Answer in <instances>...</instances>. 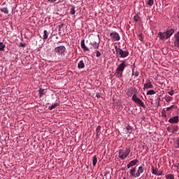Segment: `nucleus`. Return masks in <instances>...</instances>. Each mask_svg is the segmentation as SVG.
<instances>
[{
	"mask_svg": "<svg viewBox=\"0 0 179 179\" xmlns=\"http://www.w3.org/2000/svg\"><path fill=\"white\" fill-rule=\"evenodd\" d=\"M175 31L174 29H169L164 32H159L158 37L160 40H167V38H170L172 34H174Z\"/></svg>",
	"mask_w": 179,
	"mask_h": 179,
	"instance_id": "1",
	"label": "nucleus"
},
{
	"mask_svg": "<svg viewBox=\"0 0 179 179\" xmlns=\"http://www.w3.org/2000/svg\"><path fill=\"white\" fill-rule=\"evenodd\" d=\"M131 100H132V101H134V103H136V104H138L141 107H143V108H145V103H143V101H142L141 100V99L138 98V96H136V94H134L132 96Z\"/></svg>",
	"mask_w": 179,
	"mask_h": 179,
	"instance_id": "6",
	"label": "nucleus"
},
{
	"mask_svg": "<svg viewBox=\"0 0 179 179\" xmlns=\"http://www.w3.org/2000/svg\"><path fill=\"white\" fill-rule=\"evenodd\" d=\"M76 7L75 6H72L71 8L70 9V13L71 15H75V13H76V11L75 10Z\"/></svg>",
	"mask_w": 179,
	"mask_h": 179,
	"instance_id": "29",
	"label": "nucleus"
},
{
	"mask_svg": "<svg viewBox=\"0 0 179 179\" xmlns=\"http://www.w3.org/2000/svg\"><path fill=\"white\" fill-rule=\"evenodd\" d=\"M96 164H97V157L96 155H94L92 157V165L94 166H96Z\"/></svg>",
	"mask_w": 179,
	"mask_h": 179,
	"instance_id": "24",
	"label": "nucleus"
},
{
	"mask_svg": "<svg viewBox=\"0 0 179 179\" xmlns=\"http://www.w3.org/2000/svg\"><path fill=\"white\" fill-rule=\"evenodd\" d=\"M131 153V148H127L125 150H122V149L119 150L118 151V157L121 159V160H125L126 157H128Z\"/></svg>",
	"mask_w": 179,
	"mask_h": 179,
	"instance_id": "4",
	"label": "nucleus"
},
{
	"mask_svg": "<svg viewBox=\"0 0 179 179\" xmlns=\"http://www.w3.org/2000/svg\"><path fill=\"white\" fill-rule=\"evenodd\" d=\"M123 179H127V178L124 177Z\"/></svg>",
	"mask_w": 179,
	"mask_h": 179,
	"instance_id": "43",
	"label": "nucleus"
},
{
	"mask_svg": "<svg viewBox=\"0 0 179 179\" xmlns=\"http://www.w3.org/2000/svg\"><path fill=\"white\" fill-rule=\"evenodd\" d=\"M101 129V126H98L96 127V136H99V135H100V130Z\"/></svg>",
	"mask_w": 179,
	"mask_h": 179,
	"instance_id": "28",
	"label": "nucleus"
},
{
	"mask_svg": "<svg viewBox=\"0 0 179 179\" xmlns=\"http://www.w3.org/2000/svg\"><path fill=\"white\" fill-rule=\"evenodd\" d=\"M85 62H86L83 61V60H81L78 62V69H83V68H85Z\"/></svg>",
	"mask_w": 179,
	"mask_h": 179,
	"instance_id": "16",
	"label": "nucleus"
},
{
	"mask_svg": "<svg viewBox=\"0 0 179 179\" xmlns=\"http://www.w3.org/2000/svg\"><path fill=\"white\" fill-rule=\"evenodd\" d=\"M176 148H178L179 149V138H178V140L176 141Z\"/></svg>",
	"mask_w": 179,
	"mask_h": 179,
	"instance_id": "41",
	"label": "nucleus"
},
{
	"mask_svg": "<svg viewBox=\"0 0 179 179\" xmlns=\"http://www.w3.org/2000/svg\"><path fill=\"white\" fill-rule=\"evenodd\" d=\"M169 122L170 124H178V122H179V117H178V115L173 116V117H171L169 120Z\"/></svg>",
	"mask_w": 179,
	"mask_h": 179,
	"instance_id": "10",
	"label": "nucleus"
},
{
	"mask_svg": "<svg viewBox=\"0 0 179 179\" xmlns=\"http://www.w3.org/2000/svg\"><path fill=\"white\" fill-rule=\"evenodd\" d=\"M167 131L169 132H172L173 133V125L172 126H169L166 128Z\"/></svg>",
	"mask_w": 179,
	"mask_h": 179,
	"instance_id": "33",
	"label": "nucleus"
},
{
	"mask_svg": "<svg viewBox=\"0 0 179 179\" xmlns=\"http://www.w3.org/2000/svg\"><path fill=\"white\" fill-rule=\"evenodd\" d=\"M172 108H174V105H172V106L166 108V111H169V110H172Z\"/></svg>",
	"mask_w": 179,
	"mask_h": 179,
	"instance_id": "37",
	"label": "nucleus"
},
{
	"mask_svg": "<svg viewBox=\"0 0 179 179\" xmlns=\"http://www.w3.org/2000/svg\"><path fill=\"white\" fill-rule=\"evenodd\" d=\"M38 92H39V96L41 97V96H43V94H44V90L41 88V89H39Z\"/></svg>",
	"mask_w": 179,
	"mask_h": 179,
	"instance_id": "31",
	"label": "nucleus"
},
{
	"mask_svg": "<svg viewBox=\"0 0 179 179\" xmlns=\"http://www.w3.org/2000/svg\"><path fill=\"white\" fill-rule=\"evenodd\" d=\"M178 131V125H172V134H176Z\"/></svg>",
	"mask_w": 179,
	"mask_h": 179,
	"instance_id": "20",
	"label": "nucleus"
},
{
	"mask_svg": "<svg viewBox=\"0 0 179 179\" xmlns=\"http://www.w3.org/2000/svg\"><path fill=\"white\" fill-rule=\"evenodd\" d=\"M110 38L113 40V41H120L121 37H120V34L116 31H113L110 34Z\"/></svg>",
	"mask_w": 179,
	"mask_h": 179,
	"instance_id": "7",
	"label": "nucleus"
},
{
	"mask_svg": "<svg viewBox=\"0 0 179 179\" xmlns=\"http://www.w3.org/2000/svg\"><path fill=\"white\" fill-rule=\"evenodd\" d=\"M153 94H156V92L153 90H150L147 92V96H152Z\"/></svg>",
	"mask_w": 179,
	"mask_h": 179,
	"instance_id": "21",
	"label": "nucleus"
},
{
	"mask_svg": "<svg viewBox=\"0 0 179 179\" xmlns=\"http://www.w3.org/2000/svg\"><path fill=\"white\" fill-rule=\"evenodd\" d=\"M115 50L116 55L119 57V58H127V57L129 55V52H128V50H122V49L119 48L117 45L115 46Z\"/></svg>",
	"mask_w": 179,
	"mask_h": 179,
	"instance_id": "2",
	"label": "nucleus"
},
{
	"mask_svg": "<svg viewBox=\"0 0 179 179\" xmlns=\"http://www.w3.org/2000/svg\"><path fill=\"white\" fill-rule=\"evenodd\" d=\"M176 41H178L179 43V32L176 34V36H175Z\"/></svg>",
	"mask_w": 179,
	"mask_h": 179,
	"instance_id": "35",
	"label": "nucleus"
},
{
	"mask_svg": "<svg viewBox=\"0 0 179 179\" xmlns=\"http://www.w3.org/2000/svg\"><path fill=\"white\" fill-rule=\"evenodd\" d=\"M49 2H52V3H54V2H57V0H48Z\"/></svg>",
	"mask_w": 179,
	"mask_h": 179,
	"instance_id": "42",
	"label": "nucleus"
},
{
	"mask_svg": "<svg viewBox=\"0 0 179 179\" xmlns=\"http://www.w3.org/2000/svg\"><path fill=\"white\" fill-rule=\"evenodd\" d=\"M138 40H140V41H142L143 40V37H142V34H138Z\"/></svg>",
	"mask_w": 179,
	"mask_h": 179,
	"instance_id": "38",
	"label": "nucleus"
},
{
	"mask_svg": "<svg viewBox=\"0 0 179 179\" xmlns=\"http://www.w3.org/2000/svg\"><path fill=\"white\" fill-rule=\"evenodd\" d=\"M168 93H169V94H170V96H174V91H173V90L169 91Z\"/></svg>",
	"mask_w": 179,
	"mask_h": 179,
	"instance_id": "39",
	"label": "nucleus"
},
{
	"mask_svg": "<svg viewBox=\"0 0 179 179\" xmlns=\"http://www.w3.org/2000/svg\"><path fill=\"white\" fill-rule=\"evenodd\" d=\"M134 20L135 22H140L141 21V17H139V15H136L134 17Z\"/></svg>",
	"mask_w": 179,
	"mask_h": 179,
	"instance_id": "30",
	"label": "nucleus"
},
{
	"mask_svg": "<svg viewBox=\"0 0 179 179\" xmlns=\"http://www.w3.org/2000/svg\"><path fill=\"white\" fill-rule=\"evenodd\" d=\"M174 45H175V47H179V42H178L177 41H176L174 42Z\"/></svg>",
	"mask_w": 179,
	"mask_h": 179,
	"instance_id": "40",
	"label": "nucleus"
},
{
	"mask_svg": "<svg viewBox=\"0 0 179 179\" xmlns=\"http://www.w3.org/2000/svg\"><path fill=\"white\" fill-rule=\"evenodd\" d=\"M27 45L26 43H20V47H22V48H24Z\"/></svg>",
	"mask_w": 179,
	"mask_h": 179,
	"instance_id": "36",
	"label": "nucleus"
},
{
	"mask_svg": "<svg viewBox=\"0 0 179 179\" xmlns=\"http://www.w3.org/2000/svg\"><path fill=\"white\" fill-rule=\"evenodd\" d=\"M151 171L155 176H162L163 174V171H159L157 167H155V166L151 167Z\"/></svg>",
	"mask_w": 179,
	"mask_h": 179,
	"instance_id": "8",
	"label": "nucleus"
},
{
	"mask_svg": "<svg viewBox=\"0 0 179 179\" xmlns=\"http://www.w3.org/2000/svg\"><path fill=\"white\" fill-rule=\"evenodd\" d=\"M1 12H3V13H5L6 15H9V10L7 8H1Z\"/></svg>",
	"mask_w": 179,
	"mask_h": 179,
	"instance_id": "25",
	"label": "nucleus"
},
{
	"mask_svg": "<svg viewBox=\"0 0 179 179\" xmlns=\"http://www.w3.org/2000/svg\"><path fill=\"white\" fill-rule=\"evenodd\" d=\"M166 179H174V175L169 173L165 176Z\"/></svg>",
	"mask_w": 179,
	"mask_h": 179,
	"instance_id": "27",
	"label": "nucleus"
},
{
	"mask_svg": "<svg viewBox=\"0 0 179 179\" xmlns=\"http://www.w3.org/2000/svg\"><path fill=\"white\" fill-rule=\"evenodd\" d=\"M81 48H83V50H84V51H90L89 48H87L86 46V45L85 44V39H83L81 41Z\"/></svg>",
	"mask_w": 179,
	"mask_h": 179,
	"instance_id": "14",
	"label": "nucleus"
},
{
	"mask_svg": "<svg viewBox=\"0 0 179 179\" xmlns=\"http://www.w3.org/2000/svg\"><path fill=\"white\" fill-rule=\"evenodd\" d=\"M134 88H129L127 92V96H129V97H132V96H134Z\"/></svg>",
	"mask_w": 179,
	"mask_h": 179,
	"instance_id": "18",
	"label": "nucleus"
},
{
	"mask_svg": "<svg viewBox=\"0 0 179 179\" xmlns=\"http://www.w3.org/2000/svg\"><path fill=\"white\" fill-rule=\"evenodd\" d=\"M96 57H101V52H100V51L96 50Z\"/></svg>",
	"mask_w": 179,
	"mask_h": 179,
	"instance_id": "34",
	"label": "nucleus"
},
{
	"mask_svg": "<svg viewBox=\"0 0 179 179\" xmlns=\"http://www.w3.org/2000/svg\"><path fill=\"white\" fill-rule=\"evenodd\" d=\"M55 52L58 54V55H61V57H65L66 55L68 50H66V48L64 45L57 46L54 50Z\"/></svg>",
	"mask_w": 179,
	"mask_h": 179,
	"instance_id": "5",
	"label": "nucleus"
},
{
	"mask_svg": "<svg viewBox=\"0 0 179 179\" xmlns=\"http://www.w3.org/2000/svg\"><path fill=\"white\" fill-rule=\"evenodd\" d=\"M143 171H145V169H143V166H139L138 169L136 173V177H139V176H141V174H142V173H143Z\"/></svg>",
	"mask_w": 179,
	"mask_h": 179,
	"instance_id": "15",
	"label": "nucleus"
},
{
	"mask_svg": "<svg viewBox=\"0 0 179 179\" xmlns=\"http://www.w3.org/2000/svg\"><path fill=\"white\" fill-rule=\"evenodd\" d=\"M136 171V167H134L132 169H131L130 171H129L130 176L131 177H135V178L138 177V176H136V173L135 174Z\"/></svg>",
	"mask_w": 179,
	"mask_h": 179,
	"instance_id": "17",
	"label": "nucleus"
},
{
	"mask_svg": "<svg viewBox=\"0 0 179 179\" xmlns=\"http://www.w3.org/2000/svg\"><path fill=\"white\" fill-rule=\"evenodd\" d=\"M6 45L3 43L0 42V51H5V48Z\"/></svg>",
	"mask_w": 179,
	"mask_h": 179,
	"instance_id": "26",
	"label": "nucleus"
},
{
	"mask_svg": "<svg viewBox=\"0 0 179 179\" xmlns=\"http://www.w3.org/2000/svg\"><path fill=\"white\" fill-rule=\"evenodd\" d=\"M164 99L165 101L167 102V103H170V101H171V100H173V97L169 96V95H166L165 97H164Z\"/></svg>",
	"mask_w": 179,
	"mask_h": 179,
	"instance_id": "22",
	"label": "nucleus"
},
{
	"mask_svg": "<svg viewBox=\"0 0 179 179\" xmlns=\"http://www.w3.org/2000/svg\"><path fill=\"white\" fill-rule=\"evenodd\" d=\"M91 45L93 46L94 49L99 48L100 47V41L97 42L96 41H94L90 43Z\"/></svg>",
	"mask_w": 179,
	"mask_h": 179,
	"instance_id": "13",
	"label": "nucleus"
},
{
	"mask_svg": "<svg viewBox=\"0 0 179 179\" xmlns=\"http://www.w3.org/2000/svg\"><path fill=\"white\" fill-rule=\"evenodd\" d=\"M154 3L153 0H148V1L147 2V5H149V6H152Z\"/></svg>",
	"mask_w": 179,
	"mask_h": 179,
	"instance_id": "32",
	"label": "nucleus"
},
{
	"mask_svg": "<svg viewBox=\"0 0 179 179\" xmlns=\"http://www.w3.org/2000/svg\"><path fill=\"white\" fill-rule=\"evenodd\" d=\"M144 90L148 89H153V84H152V81L150 80H147L146 83L143 85Z\"/></svg>",
	"mask_w": 179,
	"mask_h": 179,
	"instance_id": "9",
	"label": "nucleus"
},
{
	"mask_svg": "<svg viewBox=\"0 0 179 179\" xmlns=\"http://www.w3.org/2000/svg\"><path fill=\"white\" fill-rule=\"evenodd\" d=\"M138 162L139 161L138 159H134V160L131 161L129 162V164H127V169H131V167H134V166H136V164H138Z\"/></svg>",
	"mask_w": 179,
	"mask_h": 179,
	"instance_id": "11",
	"label": "nucleus"
},
{
	"mask_svg": "<svg viewBox=\"0 0 179 179\" xmlns=\"http://www.w3.org/2000/svg\"><path fill=\"white\" fill-rule=\"evenodd\" d=\"M127 68V63H125V60L121 61V64L117 66L116 69L117 76L118 78L122 77V72H124V69Z\"/></svg>",
	"mask_w": 179,
	"mask_h": 179,
	"instance_id": "3",
	"label": "nucleus"
},
{
	"mask_svg": "<svg viewBox=\"0 0 179 179\" xmlns=\"http://www.w3.org/2000/svg\"><path fill=\"white\" fill-rule=\"evenodd\" d=\"M130 131H132V127H131V126H127L123 128L122 133L129 134Z\"/></svg>",
	"mask_w": 179,
	"mask_h": 179,
	"instance_id": "12",
	"label": "nucleus"
},
{
	"mask_svg": "<svg viewBox=\"0 0 179 179\" xmlns=\"http://www.w3.org/2000/svg\"><path fill=\"white\" fill-rule=\"evenodd\" d=\"M50 34V32H48V31L45 30L43 31V40H47V38H48V36Z\"/></svg>",
	"mask_w": 179,
	"mask_h": 179,
	"instance_id": "19",
	"label": "nucleus"
},
{
	"mask_svg": "<svg viewBox=\"0 0 179 179\" xmlns=\"http://www.w3.org/2000/svg\"><path fill=\"white\" fill-rule=\"evenodd\" d=\"M57 107H58V103H55V104L49 106L48 110H54V108H57Z\"/></svg>",
	"mask_w": 179,
	"mask_h": 179,
	"instance_id": "23",
	"label": "nucleus"
}]
</instances>
